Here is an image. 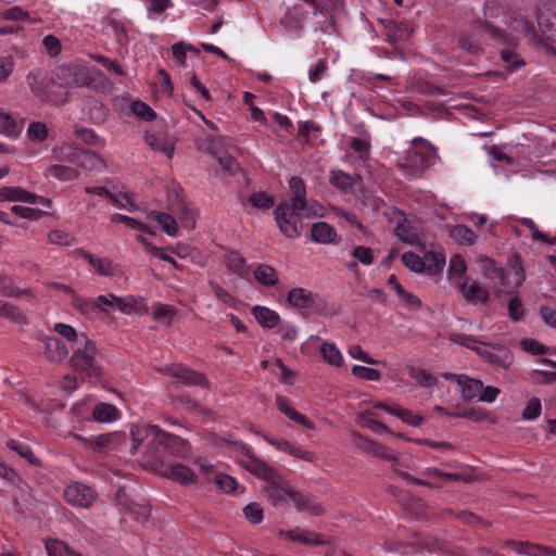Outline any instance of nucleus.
Returning a JSON list of instances; mask_svg holds the SVG:
<instances>
[{"instance_id":"1","label":"nucleus","mask_w":556,"mask_h":556,"mask_svg":"<svg viewBox=\"0 0 556 556\" xmlns=\"http://www.w3.org/2000/svg\"><path fill=\"white\" fill-rule=\"evenodd\" d=\"M237 446L242 455L240 464L251 473L268 482V485L263 489V494L267 501L274 507L283 506L287 503L288 491H292V489L280 484L281 475L264 460L255 457L248 445L238 443Z\"/></svg>"},{"instance_id":"2","label":"nucleus","mask_w":556,"mask_h":556,"mask_svg":"<svg viewBox=\"0 0 556 556\" xmlns=\"http://www.w3.org/2000/svg\"><path fill=\"white\" fill-rule=\"evenodd\" d=\"M91 81L90 71L78 64L60 65L51 75V83L62 88L87 87Z\"/></svg>"},{"instance_id":"3","label":"nucleus","mask_w":556,"mask_h":556,"mask_svg":"<svg viewBox=\"0 0 556 556\" xmlns=\"http://www.w3.org/2000/svg\"><path fill=\"white\" fill-rule=\"evenodd\" d=\"M53 157L67 162L88 170H101L105 167L104 161L94 152L64 146L53 150Z\"/></svg>"},{"instance_id":"4","label":"nucleus","mask_w":556,"mask_h":556,"mask_svg":"<svg viewBox=\"0 0 556 556\" xmlns=\"http://www.w3.org/2000/svg\"><path fill=\"white\" fill-rule=\"evenodd\" d=\"M96 344L86 334L81 333L79 343L73 350L71 357L72 366L76 370L87 374L88 376L98 375L96 366Z\"/></svg>"},{"instance_id":"5","label":"nucleus","mask_w":556,"mask_h":556,"mask_svg":"<svg viewBox=\"0 0 556 556\" xmlns=\"http://www.w3.org/2000/svg\"><path fill=\"white\" fill-rule=\"evenodd\" d=\"M294 210L288 202L280 203L274 214L280 231L288 238L294 239L301 236L303 229L302 212Z\"/></svg>"},{"instance_id":"6","label":"nucleus","mask_w":556,"mask_h":556,"mask_svg":"<svg viewBox=\"0 0 556 556\" xmlns=\"http://www.w3.org/2000/svg\"><path fill=\"white\" fill-rule=\"evenodd\" d=\"M99 303L102 308V314L105 316H110L115 311L128 315L140 311L144 306L142 298H136L134 295L117 296L113 293L99 295Z\"/></svg>"},{"instance_id":"7","label":"nucleus","mask_w":556,"mask_h":556,"mask_svg":"<svg viewBox=\"0 0 556 556\" xmlns=\"http://www.w3.org/2000/svg\"><path fill=\"white\" fill-rule=\"evenodd\" d=\"M433 154L434 151L429 149H418L413 147L408 149L403 163L400 164V167L410 178L420 177L429 168Z\"/></svg>"},{"instance_id":"8","label":"nucleus","mask_w":556,"mask_h":556,"mask_svg":"<svg viewBox=\"0 0 556 556\" xmlns=\"http://www.w3.org/2000/svg\"><path fill=\"white\" fill-rule=\"evenodd\" d=\"M486 269L492 274V278H497L502 286L506 288L519 287L525 280L523 269L520 265L514 264L507 268L498 267L493 261H489Z\"/></svg>"},{"instance_id":"9","label":"nucleus","mask_w":556,"mask_h":556,"mask_svg":"<svg viewBox=\"0 0 556 556\" xmlns=\"http://www.w3.org/2000/svg\"><path fill=\"white\" fill-rule=\"evenodd\" d=\"M63 496L68 504L87 508L94 502L97 493L86 484L72 482L64 489Z\"/></svg>"},{"instance_id":"10","label":"nucleus","mask_w":556,"mask_h":556,"mask_svg":"<svg viewBox=\"0 0 556 556\" xmlns=\"http://www.w3.org/2000/svg\"><path fill=\"white\" fill-rule=\"evenodd\" d=\"M154 439L167 447L175 456L187 458L190 456L191 446L188 441L178 435L168 433L160 429V427H152Z\"/></svg>"},{"instance_id":"11","label":"nucleus","mask_w":556,"mask_h":556,"mask_svg":"<svg viewBox=\"0 0 556 556\" xmlns=\"http://www.w3.org/2000/svg\"><path fill=\"white\" fill-rule=\"evenodd\" d=\"M458 290L469 304H485L490 299L489 291L481 287L478 281L466 278L458 283Z\"/></svg>"},{"instance_id":"12","label":"nucleus","mask_w":556,"mask_h":556,"mask_svg":"<svg viewBox=\"0 0 556 556\" xmlns=\"http://www.w3.org/2000/svg\"><path fill=\"white\" fill-rule=\"evenodd\" d=\"M279 535L292 542L304 545H325L329 541L319 533L295 528L292 530H280Z\"/></svg>"},{"instance_id":"13","label":"nucleus","mask_w":556,"mask_h":556,"mask_svg":"<svg viewBox=\"0 0 556 556\" xmlns=\"http://www.w3.org/2000/svg\"><path fill=\"white\" fill-rule=\"evenodd\" d=\"M288 497L300 511H306L312 516H319L325 511L324 507L312 495L292 489V491H288Z\"/></svg>"},{"instance_id":"14","label":"nucleus","mask_w":556,"mask_h":556,"mask_svg":"<svg viewBox=\"0 0 556 556\" xmlns=\"http://www.w3.org/2000/svg\"><path fill=\"white\" fill-rule=\"evenodd\" d=\"M0 201H20L29 204H43L48 201L40 195L28 192L21 187H3L0 189Z\"/></svg>"},{"instance_id":"15","label":"nucleus","mask_w":556,"mask_h":556,"mask_svg":"<svg viewBox=\"0 0 556 556\" xmlns=\"http://www.w3.org/2000/svg\"><path fill=\"white\" fill-rule=\"evenodd\" d=\"M538 23L543 36L556 42V2L546 5L540 12Z\"/></svg>"},{"instance_id":"16","label":"nucleus","mask_w":556,"mask_h":556,"mask_svg":"<svg viewBox=\"0 0 556 556\" xmlns=\"http://www.w3.org/2000/svg\"><path fill=\"white\" fill-rule=\"evenodd\" d=\"M162 475L181 485H189L197 481L195 473L188 466L180 463L165 466Z\"/></svg>"},{"instance_id":"17","label":"nucleus","mask_w":556,"mask_h":556,"mask_svg":"<svg viewBox=\"0 0 556 556\" xmlns=\"http://www.w3.org/2000/svg\"><path fill=\"white\" fill-rule=\"evenodd\" d=\"M43 354L52 363H60L68 355L67 346L56 337H43Z\"/></svg>"},{"instance_id":"18","label":"nucleus","mask_w":556,"mask_h":556,"mask_svg":"<svg viewBox=\"0 0 556 556\" xmlns=\"http://www.w3.org/2000/svg\"><path fill=\"white\" fill-rule=\"evenodd\" d=\"M380 22L384 27V36L389 43L395 45L409 38L412 29L407 25L392 20H381Z\"/></svg>"},{"instance_id":"19","label":"nucleus","mask_w":556,"mask_h":556,"mask_svg":"<svg viewBox=\"0 0 556 556\" xmlns=\"http://www.w3.org/2000/svg\"><path fill=\"white\" fill-rule=\"evenodd\" d=\"M166 370L185 384L189 386H203L205 383V378L198 371H194L186 366L180 364H173L167 366Z\"/></svg>"},{"instance_id":"20","label":"nucleus","mask_w":556,"mask_h":556,"mask_svg":"<svg viewBox=\"0 0 556 556\" xmlns=\"http://www.w3.org/2000/svg\"><path fill=\"white\" fill-rule=\"evenodd\" d=\"M506 545L517 554L527 556H556V551L546 546L528 542L507 541Z\"/></svg>"},{"instance_id":"21","label":"nucleus","mask_w":556,"mask_h":556,"mask_svg":"<svg viewBox=\"0 0 556 556\" xmlns=\"http://www.w3.org/2000/svg\"><path fill=\"white\" fill-rule=\"evenodd\" d=\"M73 306L80 312L81 315L93 318L102 314V308L97 298H81L76 294L72 296Z\"/></svg>"},{"instance_id":"22","label":"nucleus","mask_w":556,"mask_h":556,"mask_svg":"<svg viewBox=\"0 0 556 556\" xmlns=\"http://www.w3.org/2000/svg\"><path fill=\"white\" fill-rule=\"evenodd\" d=\"M289 188L292 193L289 205L294 210H305L306 207V188L302 178L293 176L289 180Z\"/></svg>"},{"instance_id":"23","label":"nucleus","mask_w":556,"mask_h":556,"mask_svg":"<svg viewBox=\"0 0 556 556\" xmlns=\"http://www.w3.org/2000/svg\"><path fill=\"white\" fill-rule=\"evenodd\" d=\"M353 437L356 441L357 446H359L362 450L387 460L395 462L397 459V457L391 452H389V450L386 446L377 442L366 440L358 433H353Z\"/></svg>"},{"instance_id":"24","label":"nucleus","mask_w":556,"mask_h":556,"mask_svg":"<svg viewBox=\"0 0 556 556\" xmlns=\"http://www.w3.org/2000/svg\"><path fill=\"white\" fill-rule=\"evenodd\" d=\"M276 405L277 408L285 414L289 419L293 420L294 422L305 427V428H313V424L308 420V418L300 413H298L289 403L288 401L282 397L278 396L276 399Z\"/></svg>"},{"instance_id":"25","label":"nucleus","mask_w":556,"mask_h":556,"mask_svg":"<svg viewBox=\"0 0 556 556\" xmlns=\"http://www.w3.org/2000/svg\"><path fill=\"white\" fill-rule=\"evenodd\" d=\"M336 230L325 222H318L312 225L311 237L317 243H330L336 237Z\"/></svg>"},{"instance_id":"26","label":"nucleus","mask_w":556,"mask_h":556,"mask_svg":"<svg viewBox=\"0 0 556 556\" xmlns=\"http://www.w3.org/2000/svg\"><path fill=\"white\" fill-rule=\"evenodd\" d=\"M288 302L299 308L311 307L315 303L314 294L303 288H294L288 294Z\"/></svg>"},{"instance_id":"27","label":"nucleus","mask_w":556,"mask_h":556,"mask_svg":"<svg viewBox=\"0 0 556 556\" xmlns=\"http://www.w3.org/2000/svg\"><path fill=\"white\" fill-rule=\"evenodd\" d=\"M252 314L256 321L264 328H274L279 324L278 313L264 306H255Z\"/></svg>"},{"instance_id":"28","label":"nucleus","mask_w":556,"mask_h":556,"mask_svg":"<svg viewBox=\"0 0 556 556\" xmlns=\"http://www.w3.org/2000/svg\"><path fill=\"white\" fill-rule=\"evenodd\" d=\"M118 417L117 408L108 403H99L93 407L92 419L97 422H113Z\"/></svg>"},{"instance_id":"29","label":"nucleus","mask_w":556,"mask_h":556,"mask_svg":"<svg viewBox=\"0 0 556 556\" xmlns=\"http://www.w3.org/2000/svg\"><path fill=\"white\" fill-rule=\"evenodd\" d=\"M255 280L265 287H273L278 282L277 270L267 264H260L254 270Z\"/></svg>"},{"instance_id":"30","label":"nucleus","mask_w":556,"mask_h":556,"mask_svg":"<svg viewBox=\"0 0 556 556\" xmlns=\"http://www.w3.org/2000/svg\"><path fill=\"white\" fill-rule=\"evenodd\" d=\"M329 182L344 193H352L355 185L354 178L343 170H331Z\"/></svg>"},{"instance_id":"31","label":"nucleus","mask_w":556,"mask_h":556,"mask_svg":"<svg viewBox=\"0 0 556 556\" xmlns=\"http://www.w3.org/2000/svg\"><path fill=\"white\" fill-rule=\"evenodd\" d=\"M395 235L402 242L409 245H416L420 242L416 229L405 218L397 223Z\"/></svg>"},{"instance_id":"32","label":"nucleus","mask_w":556,"mask_h":556,"mask_svg":"<svg viewBox=\"0 0 556 556\" xmlns=\"http://www.w3.org/2000/svg\"><path fill=\"white\" fill-rule=\"evenodd\" d=\"M488 361L502 369H507L514 362L511 352L507 349H497L494 352H483Z\"/></svg>"},{"instance_id":"33","label":"nucleus","mask_w":556,"mask_h":556,"mask_svg":"<svg viewBox=\"0 0 556 556\" xmlns=\"http://www.w3.org/2000/svg\"><path fill=\"white\" fill-rule=\"evenodd\" d=\"M79 173L76 168L63 164L52 165L46 170L47 177L55 178L62 181L76 179Z\"/></svg>"},{"instance_id":"34","label":"nucleus","mask_w":556,"mask_h":556,"mask_svg":"<svg viewBox=\"0 0 556 556\" xmlns=\"http://www.w3.org/2000/svg\"><path fill=\"white\" fill-rule=\"evenodd\" d=\"M150 217L154 218L162 229L170 237L178 236V225L176 219L168 213L152 211L149 214Z\"/></svg>"},{"instance_id":"35","label":"nucleus","mask_w":556,"mask_h":556,"mask_svg":"<svg viewBox=\"0 0 556 556\" xmlns=\"http://www.w3.org/2000/svg\"><path fill=\"white\" fill-rule=\"evenodd\" d=\"M27 139L35 144L45 142L49 137V128L42 122H31L26 130Z\"/></svg>"},{"instance_id":"36","label":"nucleus","mask_w":556,"mask_h":556,"mask_svg":"<svg viewBox=\"0 0 556 556\" xmlns=\"http://www.w3.org/2000/svg\"><path fill=\"white\" fill-rule=\"evenodd\" d=\"M450 236L454 241L464 245H471L477 239V235L473 230L465 225H456L453 227L450 231Z\"/></svg>"},{"instance_id":"37","label":"nucleus","mask_w":556,"mask_h":556,"mask_svg":"<svg viewBox=\"0 0 556 556\" xmlns=\"http://www.w3.org/2000/svg\"><path fill=\"white\" fill-rule=\"evenodd\" d=\"M462 387V396L465 401H470L477 396H479L480 392L483 389V384L478 379H471L465 375V381H462L459 384Z\"/></svg>"},{"instance_id":"38","label":"nucleus","mask_w":556,"mask_h":556,"mask_svg":"<svg viewBox=\"0 0 556 556\" xmlns=\"http://www.w3.org/2000/svg\"><path fill=\"white\" fill-rule=\"evenodd\" d=\"M45 546L49 556H81L56 539H48Z\"/></svg>"},{"instance_id":"39","label":"nucleus","mask_w":556,"mask_h":556,"mask_svg":"<svg viewBox=\"0 0 556 556\" xmlns=\"http://www.w3.org/2000/svg\"><path fill=\"white\" fill-rule=\"evenodd\" d=\"M85 257L100 275L113 276L115 274V266L111 260L94 257L89 253H86Z\"/></svg>"},{"instance_id":"40","label":"nucleus","mask_w":556,"mask_h":556,"mask_svg":"<svg viewBox=\"0 0 556 556\" xmlns=\"http://www.w3.org/2000/svg\"><path fill=\"white\" fill-rule=\"evenodd\" d=\"M153 426H137L132 425L130 428V437L132 440V446L130 450V453L135 455L138 451V447L143 442V440L149 435L152 434L154 437V433L152 432L151 428Z\"/></svg>"},{"instance_id":"41","label":"nucleus","mask_w":556,"mask_h":556,"mask_svg":"<svg viewBox=\"0 0 556 556\" xmlns=\"http://www.w3.org/2000/svg\"><path fill=\"white\" fill-rule=\"evenodd\" d=\"M75 136L80 139L84 143L94 147V148H103L104 139L96 134L94 130L80 127L75 130Z\"/></svg>"},{"instance_id":"42","label":"nucleus","mask_w":556,"mask_h":556,"mask_svg":"<svg viewBox=\"0 0 556 556\" xmlns=\"http://www.w3.org/2000/svg\"><path fill=\"white\" fill-rule=\"evenodd\" d=\"M501 59L505 64L506 71L509 73L516 72L525 65L523 59L510 49H502Z\"/></svg>"},{"instance_id":"43","label":"nucleus","mask_w":556,"mask_h":556,"mask_svg":"<svg viewBox=\"0 0 556 556\" xmlns=\"http://www.w3.org/2000/svg\"><path fill=\"white\" fill-rule=\"evenodd\" d=\"M467 265L463 256L456 254L450 260L447 275L451 280L459 279L466 271Z\"/></svg>"},{"instance_id":"44","label":"nucleus","mask_w":556,"mask_h":556,"mask_svg":"<svg viewBox=\"0 0 556 556\" xmlns=\"http://www.w3.org/2000/svg\"><path fill=\"white\" fill-rule=\"evenodd\" d=\"M110 219L111 223L114 224H124L128 228L140 229L142 231L153 233L152 230L147 225L127 215L115 213L110 217Z\"/></svg>"},{"instance_id":"45","label":"nucleus","mask_w":556,"mask_h":556,"mask_svg":"<svg viewBox=\"0 0 556 556\" xmlns=\"http://www.w3.org/2000/svg\"><path fill=\"white\" fill-rule=\"evenodd\" d=\"M320 351H321V354H323V357L325 358V361H327L330 365L338 366V367L341 366V364L343 362V357L334 344L325 342L321 345Z\"/></svg>"},{"instance_id":"46","label":"nucleus","mask_w":556,"mask_h":556,"mask_svg":"<svg viewBox=\"0 0 556 556\" xmlns=\"http://www.w3.org/2000/svg\"><path fill=\"white\" fill-rule=\"evenodd\" d=\"M248 202L255 208L268 210L274 206L275 200L265 192H254L248 198Z\"/></svg>"},{"instance_id":"47","label":"nucleus","mask_w":556,"mask_h":556,"mask_svg":"<svg viewBox=\"0 0 556 556\" xmlns=\"http://www.w3.org/2000/svg\"><path fill=\"white\" fill-rule=\"evenodd\" d=\"M409 377L424 388H431L437 381V379L431 374L417 367H412L409 369Z\"/></svg>"},{"instance_id":"48","label":"nucleus","mask_w":556,"mask_h":556,"mask_svg":"<svg viewBox=\"0 0 556 556\" xmlns=\"http://www.w3.org/2000/svg\"><path fill=\"white\" fill-rule=\"evenodd\" d=\"M0 316L14 323H25V315L20 311V308L8 302L0 301Z\"/></svg>"},{"instance_id":"49","label":"nucleus","mask_w":556,"mask_h":556,"mask_svg":"<svg viewBox=\"0 0 556 556\" xmlns=\"http://www.w3.org/2000/svg\"><path fill=\"white\" fill-rule=\"evenodd\" d=\"M7 446L16 452L21 457L27 459L29 464L37 463V459L28 445L16 440H9L7 441Z\"/></svg>"},{"instance_id":"50","label":"nucleus","mask_w":556,"mask_h":556,"mask_svg":"<svg viewBox=\"0 0 556 556\" xmlns=\"http://www.w3.org/2000/svg\"><path fill=\"white\" fill-rule=\"evenodd\" d=\"M27 83L31 92L37 97H43L46 94V87L43 84V77L39 71L30 72L27 75Z\"/></svg>"},{"instance_id":"51","label":"nucleus","mask_w":556,"mask_h":556,"mask_svg":"<svg viewBox=\"0 0 556 556\" xmlns=\"http://www.w3.org/2000/svg\"><path fill=\"white\" fill-rule=\"evenodd\" d=\"M245 518L253 525L262 522L264 518L263 507L258 503H250L243 508Z\"/></svg>"},{"instance_id":"52","label":"nucleus","mask_w":556,"mask_h":556,"mask_svg":"<svg viewBox=\"0 0 556 556\" xmlns=\"http://www.w3.org/2000/svg\"><path fill=\"white\" fill-rule=\"evenodd\" d=\"M131 112L139 118L144 121H153L156 116L150 105L142 101H134L131 103Z\"/></svg>"},{"instance_id":"53","label":"nucleus","mask_w":556,"mask_h":556,"mask_svg":"<svg viewBox=\"0 0 556 556\" xmlns=\"http://www.w3.org/2000/svg\"><path fill=\"white\" fill-rule=\"evenodd\" d=\"M152 315L156 320H167L169 323L175 316V308L168 304L155 303L152 306Z\"/></svg>"},{"instance_id":"54","label":"nucleus","mask_w":556,"mask_h":556,"mask_svg":"<svg viewBox=\"0 0 556 556\" xmlns=\"http://www.w3.org/2000/svg\"><path fill=\"white\" fill-rule=\"evenodd\" d=\"M146 142L153 150L161 151V152L165 153L168 157H172L174 154V148L172 144H169L165 140H162L153 135H148L146 137Z\"/></svg>"},{"instance_id":"55","label":"nucleus","mask_w":556,"mask_h":556,"mask_svg":"<svg viewBox=\"0 0 556 556\" xmlns=\"http://www.w3.org/2000/svg\"><path fill=\"white\" fill-rule=\"evenodd\" d=\"M178 214L184 227L187 229H193L195 227L197 214L187 204L182 203L179 205Z\"/></svg>"},{"instance_id":"56","label":"nucleus","mask_w":556,"mask_h":556,"mask_svg":"<svg viewBox=\"0 0 556 556\" xmlns=\"http://www.w3.org/2000/svg\"><path fill=\"white\" fill-rule=\"evenodd\" d=\"M529 379L534 384L552 383L556 380V371L533 369L529 374Z\"/></svg>"},{"instance_id":"57","label":"nucleus","mask_w":556,"mask_h":556,"mask_svg":"<svg viewBox=\"0 0 556 556\" xmlns=\"http://www.w3.org/2000/svg\"><path fill=\"white\" fill-rule=\"evenodd\" d=\"M519 344L525 352L530 353L532 355H543L548 350L546 345L540 343L535 339H522L520 340Z\"/></svg>"},{"instance_id":"58","label":"nucleus","mask_w":556,"mask_h":556,"mask_svg":"<svg viewBox=\"0 0 556 556\" xmlns=\"http://www.w3.org/2000/svg\"><path fill=\"white\" fill-rule=\"evenodd\" d=\"M352 374L357 378L365 379L368 381H378L381 378V374L377 369L361 365L353 366Z\"/></svg>"},{"instance_id":"59","label":"nucleus","mask_w":556,"mask_h":556,"mask_svg":"<svg viewBox=\"0 0 556 556\" xmlns=\"http://www.w3.org/2000/svg\"><path fill=\"white\" fill-rule=\"evenodd\" d=\"M402 262L413 271L421 273L425 269V262L414 252H405L402 255Z\"/></svg>"},{"instance_id":"60","label":"nucleus","mask_w":556,"mask_h":556,"mask_svg":"<svg viewBox=\"0 0 556 556\" xmlns=\"http://www.w3.org/2000/svg\"><path fill=\"white\" fill-rule=\"evenodd\" d=\"M478 24L482 34L488 35L490 38L498 42H506V35L503 29L495 27L488 22L482 23L479 21Z\"/></svg>"},{"instance_id":"61","label":"nucleus","mask_w":556,"mask_h":556,"mask_svg":"<svg viewBox=\"0 0 556 556\" xmlns=\"http://www.w3.org/2000/svg\"><path fill=\"white\" fill-rule=\"evenodd\" d=\"M458 46L463 51L470 54H479L482 51L479 42L470 35L460 36L458 39Z\"/></svg>"},{"instance_id":"62","label":"nucleus","mask_w":556,"mask_h":556,"mask_svg":"<svg viewBox=\"0 0 556 556\" xmlns=\"http://www.w3.org/2000/svg\"><path fill=\"white\" fill-rule=\"evenodd\" d=\"M0 132L8 136H14L17 132V123L8 113L0 112Z\"/></svg>"},{"instance_id":"63","label":"nucleus","mask_w":556,"mask_h":556,"mask_svg":"<svg viewBox=\"0 0 556 556\" xmlns=\"http://www.w3.org/2000/svg\"><path fill=\"white\" fill-rule=\"evenodd\" d=\"M54 331L65 338L67 341L75 342L76 345L79 343L80 334H78L76 330L70 325L58 323L54 325Z\"/></svg>"},{"instance_id":"64","label":"nucleus","mask_w":556,"mask_h":556,"mask_svg":"<svg viewBox=\"0 0 556 556\" xmlns=\"http://www.w3.org/2000/svg\"><path fill=\"white\" fill-rule=\"evenodd\" d=\"M542 410L541 401L536 397L531 399L522 412V418L526 420L536 419Z\"/></svg>"}]
</instances>
